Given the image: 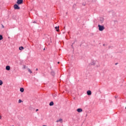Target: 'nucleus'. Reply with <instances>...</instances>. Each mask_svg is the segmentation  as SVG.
I'll return each instance as SVG.
<instances>
[{"label": "nucleus", "instance_id": "nucleus-17", "mask_svg": "<svg viewBox=\"0 0 126 126\" xmlns=\"http://www.w3.org/2000/svg\"><path fill=\"white\" fill-rule=\"evenodd\" d=\"M22 100L21 99H19L18 101V103H22Z\"/></svg>", "mask_w": 126, "mask_h": 126}, {"label": "nucleus", "instance_id": "nucleus-4", "mask_svg": "<svg viewBox=\"0 0 126 126\" xmlns=\"http://www.w3.org/2000/svg\"><path fill=\"white\" fill-rule=\"evenodd\" d=\"M99 22H100V23H103V22H104V18H100Z\"/></svg>", "mask_w": 126, "mask_h": 126}, {"label": "nucleus", "instance_id": "nucleus-16", "mask_svg": "<svg viewBox=\"0 0 126 126\" xmlns=\"http://www.w3.org/2000/svg\"><path fill=\"white\" fill-rule=\"evenodd\" d=\"M3 82L2 80H0V86L2 85Z\"/></svg>", "mask_w": 126, "mask_h": 126}, {"label": "nucleus", "instance_id": "nucleus-9", "mask_svg": "<svg viewBox=\"0 0 126 126\" xmlns=\"http://www.w3.org/2000/svg\"><path fill=\"white\" fill-rule=\"evenodd\" d=\"M59 27H59V26L55 27V29H56V31H57V32H59V31H60V30L59 29Z\"/></svg>", "mask_w": 126, "mask_h": 126}, {"label": "nucleus", "instance_id": "nucleus-19", "mask_svg": "<svg viewBox=\"0 0 126 126\" xmlns=\"http://www.w3.org/2000/svg\"><path fill=\"white\" fill-rule=\"evenodd\" d=\"M0 120H1V116H0Z\"/></svg>", "mask_w": 126, "mask_h": 126}, {"label": "nucleus", "instance_id": "nucleus-22", "mask_svg": "<svg viewBox=\"0 0 126 126\" xmlns=\"http://www.w3.org/2000/svg\"><path fill=\"white\" fill-rule=\"evenodd\" d=\"M36 70H38V68H36Z\"/></svg>", "mask_w": 126, "mask_h": 126}, {"label": "nucleus", "instance_id": "nucleus-1", "mask_svg": "<svg viewBox=\"0 0 126 126\" xmlns=\"http://www.w3.org/2000/svg\"><path fill=\"white\" fill-rule=\"evenodd\" d=\"M98 30H99V31H103V30L105 29V27H104V26L98 25Z\"/></svg>", "mask_w": 126, "mask_h": 126}, {"label": "nucleus", "instance_id": "nucleus-12", "mask_svg": "<svg viewBox=\"0 0 126 126\" xmlns=\"http://www.w3.org/2000/svg\"><path fill=\"white\" fill-rule=\"evenodd\" d=\"M49 105L50 106H54V102H53V101L50 102V103H49Z\"/></svg>", "mask_w": 126, "mask_h": 126}, {"label": "nucleus", "instance_id": "nucleus-24", "mask_svg": "<svg viewBox=\"0 0 126 126\" xmlns=\"http://www.w3.org/2000/svg\"><path fill=\"white\" fill-rule=\"evenodd\" d=\"M58 63H60V62H58Z\"/></svg>", "mask_w": 126, "mask_h": 126}, {"label": "nucleus", "instance_id": "nucleus-21", "mask_svg": "<svg viewBox=\"0 0 126 126\" xmlns=\"http://www.w3.org/2000/svg\"><path fill=\"white\" fill-rule=\"evenodd\" d=\"M33 23H36V22H33Z\"/></svg>", "mask_w": 126, "mask_h": 126}, {"label": "nucleus", "instance_id": "nucleus-20", "mask_svg": "<svg viewBox=\"0 0 126 126\" xmlns=\"http://www.w3.org/2000/svg\"><path fill=\"white\" fill-rule=\"evenodd\" d=\"M2 28H4V27L3 26V25H2Z\"/></svg>", "mask_w": 126, "mask_h": 126}, {"label": "nucleus", "instance_id": "nucleus-23", "mask_svg": "<svg viewBox=\"0 0 126 126\" xmlns=\"http://www.w3.org/2000/svg\"><path fill=\"white\" fill-rule=\"evenodd\" d=\"M46 126V125H43V126Z\"/></svg>", "mask_w": 126, "mask_h": 126}, {"label": "nucleus", "instance_id": "nucleus-15", "mask_svg": "<svg viewBox=\"0 0 126 126\" xmlns=\"http://www.w3.org/2000/svg\"><path fill=\"white\" fill-rule=\"evenodd\" d=\"M2 35L0 34V41H1V40H2Z\"/></svg>", "mask_w": 126, "mask_h": 126}, {"label": "nucleus", "instance_id": "nucleus-6", "mask_svg": "<svg viewBox=\"0 0 126 126\" xmlns=\"http://www.w3.org/2000/svg\"><path fill=\"white\" fill-rule=\"evenodd\" d=\"M77 112H78V113H81V112H82V109H81V108H78L77 109Z\"/></svg>", "mask_w": 126, "mask_h": 126}, {"label": "nucleus", "instance_id": "nucleus-25", "mask_svg": "<svg viewBox=\"0 0 126 126\" xmlns=\"http://www.w3.org/2000/svg\"><path fill=\"white\" fill-rule=\"evenodd\" d=\"M125 109H126V107H125Z\"/></svg>", "mask_w": 126, "mask_h": 126}, {"label": "nucleus", "instance_id": "nucleus-5", "mask_svg": "<svg viewBox=\"0 0 126 126\" xmlns=\"http://www.w3.org/2000/svg\"><path fill=\"white\" fill-rule=\"evenodd\" d=\"M6 70H10V66L7 65L5 68Z\"/></svg>", "mask_w": 126, "mask_h": 126}, {"label": "nucleus", "instance_id": "nucleus-11", "mask_svg": "<svg viewBox=\"0 0 126 126\" xmlns=\"http://www.w3.org/2000/svg\"><path fill=\"white\" fill-rule=\"evenodd\" d=\"M19 50L20 51H21V50H24V47H23V46H21L19 47Z\"/></svg>", "mask_w": 126, "mask_h": 126}, {"label": "nucleus", "instance_id": "nucleus-13", "mask_svg": "<svg viewBox=\"0 0 126 126\" xmlns=\"http://www.w3.org/2000/svg\"><path fill=\"white\" fill-rule=\"evenodd\" d=\"M51 73L53 76H55V72H54V71H51Z\"/></svg>", "mask_w": 126, "mask_h": 126}, {"label": "nucleus", "instance_id": "nucleus-7", "mask_svg": "<svg viewBox=\"0 0 126 126\" xmlns=\"http://www.w3.org/2000/svg\"><path fill=\"white\" fill-rule=\"evenodd\" d=\"M59 122H60L61 123H63V119H60L57 120L56 123H59Z\"/></svg>", "mask_w": 126, "mask_h": 126}, {"label": "nucleus", "instance_id": "nucleus-18", "mask_svg": "<svg viewBox=\"0 0 126 126\" xmlns=\"http://www.w3.org/2000/svg\"><path fill=\"white\" fill-rule=\"evenodd\" d=\"M38 111H39V109H36V110H35L36 112H38Z\"/></svg>", "mask_w": 126, "mask_h": 126}, {"label": "nucleus", "instance_id": "nucleus-8", "mask_svg": "<svg viewBox=\"0 0 126 126\" xmlns=\"http://www.w3.org/2000/svg\"><path fill=\"white\" fill-rule=\"evenodd\" d=\"M87 93L88 95H91L92 94L91 91H88L87 92Z\"/></svg>", "mask_w": 126, "mask_h": 126}, {"label": "nucleus", "instance_id": "nucleus-10", "mask_svg": "<svg viewBox=\"0 0 126 126\" xmlns=\"http://www.w3.org/2000/svg\"><path fill=\"white\" fill-rule=\"evenodd\" d=\"M20 91H21L22 93L24 92V89L23 88H20Z\"/></svg>", "mask_w": 126, "mask_h": 126}, {"label": "nucleus", "instance_id": "nucleus-14", "mask_svg": "<svg viewBox=\"0 0 126 126\" xmlns=\"http://www.w3.org/2000/svg\"><path fill=\"white\" fill-rule=\"evenodd\" d=\"M28 70L29 72H30V73H32V71H31V70L30 69L28 68Z\"/></svg>", "mask_w": 126, "mask_h": 126}, {"label": "nucleus", "instance_id": "nucleus-3", "mask_svg": "<svg viewBox=\"0 0 126 126\" xmlns=\"http://www.w3.org/2000/svg\"><path fill=\"white\" fill-rule=\"evenodd\" d=\"M14 9H20V7H19V6H18V5L15 4L14 5Z\"/></svg>", "mask_w": 126, "mask_h": 126}, {"label": "nucleus", "instance_id": "nucleus-2", "mask_svg": "<svg viewBox=\"0 0 126 126\" xmlns=\"http://www.w3.org/2000/svg\"><path fill=\"white\" fill-rule=\"evenodd\" d=\"M17 4H22L23 3V0H17Z\"/></svg>", "mask_w": 126, "mask_h": 126}]
</instances>
